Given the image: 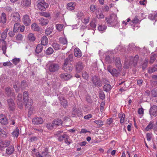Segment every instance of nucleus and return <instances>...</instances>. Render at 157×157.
<instances>
[{
	"mask_svg": "<svg viewBox=\"0 0 157 157\" xmlns=\"http://www.w3.org/2000/svg\"><path fill=\"white\" fill-rule=\"evenodd\" d=\"M0 122L3 124H6L8 123V120L5 116L0 114Z\"/></svg>",
	"mask_w": 157,
	"mask_h": 157,
	"instance_id": "5701e85b",
	"label": "nucleus"
},
{
	"mask_svg": "<svg viewBox=\"0 0 157 157\" xmlns=\"http://www.w3.org/2000/svg\"><path fill=\"white\" fill-rule=\"evenodd\" d=\"M151 94L153 97H157V89H155L152 90L151 91Z\"/></svg>",
	"mask_w": 157,
	"mask_h": 157,
	"instance_id": "603ef678",
	"label": "nucleus"
},
{
	"mask_svg": "<svg viewBox=\"0 0 157 157\" xmlns=\"http://www.w3.org/2000/svg\"><path fill=\"white\" fill-rule=\"evenodd\" d=\"M3 65L4 66H10L11 67H13V64L9 62H4L3 63Z\"/></svg>",
	"mask_w": 157,
	"mask_h": 157,
	"instance_id": "052dcab7",
	"label": "nucleus"
},
{
	"mask_svg": "<svg viewBox=\"0 0 157 157\" xmlns=\"http://www.w3.org/2000/svg\"><path fill=\"white\" fill-rule=\"evenodd\" d=\"M62 68L65 71L69 73L72 70V66H67V65L63 66Z\"/></svg>",
	"mask_w": 157,
	"mask_h": 157,
	"instance_id": "bb28decb",
	"label": "nucleus"
},
{
	"mask_svg": "<svg viewBox=\"0 0 157 157\" xmlns=\"http://www.w3.org/2000/svg\"><path fill=\"white\" fill-rule=\"evenodd\" d=\"M10 142L9 140H5L1 142L0 145L2 147H6L10 144Z\"/></svg>",
	"mask_w": 157,
	"mask_h": 157,
	"instance_id": "a878e982",
	"label": "nucleus"
},
{
	"mask_svg": "<svg viewBox=\"0 0 157 157\" xmlns=\"http://www.w3.org/2000/svg\"><path fill=\"white\" fill-rule=\"evenodd\" d=\"M107 70L108 71L114 76L117 77L120 74V71H119V70L118 71L115 68L112 69H111L110 66L107 67Z\"/></svg>",
	"mask_w": 157,
	"mask_h": 157,
	"instance_id": "9d476101",
	"label": "nucleus"
},
{
	"mask_svg": "<svg viewBox=\"0 0 157 157\" xmlns=\"http://www.w3.org/2000/svg\"><path fill=\"white\" fill-rule=\"evenodd\" d=\"M149 113L151 117H156L157 115V106L156 105H153L150 108Z\"/></svg>",
	"mask_w": 157,
	"mask_h": 157,
	"instance_id": "9b49d317",
	"label": "nucleus"
},
{
	"mask_svg": "<svg viewBox=\"0 0 157 157\" xmlns=\"http://www.w3.org/2000/svg\"><path fill=\"white\" fill-rule=\"evenodd\" d=\"M68 137L66 134L63 133L58 138V139L59 141L62 142L63 140H65V139H68Z\"/></svg>",
	"mask_w": 157,
	"mask_h": 157,
	"instance_id": "c756f323",
	"label": "nucleus"
},
{
	"mask_svg": "<svg viewBox=\"0 0 157 157\" xmlns=\"http://www.w3.org/2000/svg\"><path fill=\"white\" fill-rule=\"evenodd\" d=\"M14 151V147L13 145H11L6 148V152L7 155H11Z\"/></svg>",
	"mask_w": 157,
	"mask_h": 157,
	"instance_id": "aec40b11",
	"label": "nucleus"
},
{
	"mask_svg": "<svg viewBox=\"0 0 157 157\" xmlns=\"http://www.w3.org/2000/svg\"><path fill=\"white\" fill-rule=\"evenodd\" d=\"M59 76L62 79L65 80H68L72 77L71 74L67 73H63L60 74Z\"/></svg>",
	"mask_w": 157,
	"mask_h": 157,
	"instance_id": "2eb2a0df",
	"label": "nucleus"
},
{
	"mask_svg": "<svg viewBox=\"0 0 157 157\" xmlns=\"http://www.w3.org/2000/svg\"><path fill=\"white\" fill-rule=\"evenodd\" d=\"M63 131L61 130L57 131L55 133V135L58 138L63 134Z\"/></svg>",
	"mask_w": 157,
	"mask_h": 157,
	"instance_id": "e2e57ef3",
	"label": "nucleus"
},
{
	"mask_svg": "<svg viewBox=\"0 0 157 157\" xmlns=\"http://www.w3.org/2000/svg\"><path fill=\"white\" fill-rule=\"evenodd\" d=\"M20 24L17 22L14 24L13 30L14 31L17 32L18 30L20 27Z\"/></svg>",
	"mask_w": 157,
	"mask_h": 157,
	"instance_id": "de8ad7c7",
	"label": "nucleus"
},
{
	"mask_svg": "<svg viewBox=\"0 0 157 157\" xmlns=\"http://www.w3.org/2000/svg\"><path fill=\"white\" fill-rule=\"evenodd\" d=\"M31 29L34 31H38L40 30V29L37 24L36 23H33L31 25Z\"/></svg>",
	"mask_w": 157,
	"mask_h": 157,
	"instance_id": "473e14b6",
	"label": "nucleus"
},
{
	"mask_svg": "<svg viewBox=\"0 0 157 157\" xmlns=\"http://www.w3.org/2000/svg\"><path fill=\"white\" fill-rule=\"evenodd\" d=\"M139 58V56L137 55H136L134 59H132L130 60L129 62L127 64L126 63H124V67L126 68H128L130 66L132 65L134 67H136Z\"/></svg>",
	"mask_w": 157,
	"mask_h": 157,
	"instance_id": "f03ea898",
	"label": "nucleus"
},
{
	"mask_svg": "<svg viewBox=\"0 0 157 157\" xmlns=\"http://www.w3.org/2000/svg\"><path fill=\"white\" fill-rule=\"evenodd\" d=\"M25 102V106L27 107H28L29 106H31L32 105L33 103V100L31 99H28L26 101V102Z\"/></svg>",
	"mask_w": 157,
	"mask_h": 157,
	"instance_id": "f704fd0d",
	"label": "nucleus"
},
{
	"mask_svg": "<svg viewBox=\"0 0 157 157\" xmlns=\"http://www.w3.org/2000/svg\"><path fill=\"white\" fill-rule=\"evenodd\" d=\"M41 44L43 45H46L48 43L47 37L45 36H43L41 38Z\"/></svg>",
	"mask_w": 157,
	"mask_h": 157,
	"instance_id": "cd10ccee",
	"label": "nucleus"
},
{
	"mask_svg": "<svg viewBox=\"0 0 157 157\" xmlns=\"http://www.w3.org/2000/svg\"><path fill=\"white\" fill-rule=\"evenodd\" d=\"M99 98L103 100L105 98V95L104 92L102 90H100L99 91Z\"/></svg>",
	"mask_w": 157,
	"mask_h": 157,
	"instance_id": "c03bdc74",
	"label": "nucleus"
},
{
	"mask_svg": "<svg viewBox=\"0 0 157 157\" xmlns=\"http://www.w3.org/2000/svg\"><path fill=\"white\" fill-rule=\"evenodd\" d=\"M38 21L39 24L42 26L46 25L48 22V19L43 17L39 19Z\"/></svg>",
	"mask_w": 157,
	"mask_h": 157,
	"instance_id": "4be33fe9",
	"label": "nucleus"
},
{
	"mask_svg": "<svg viewBox=\"0 0 157 157\" xmlns=\"http://www.w3.org/2000/svg\"><path fill=\"white\" fill-rule=\"evenodd\" d=\"M94 122L96 124V125H97V127H101L103 125V122L101 120H98V121H94Z\"/></svg>",
	"mask_w": 157,
	"mask_h": 157,
	"instance_id": "4c0bfd02",
	"label": "nucleus"
},
{
	"mask_svg": "<svg viewBox=\"0 0 157 157\" xmlns=\"http://www.w3.org/2000/svg\"><path fill=\"white\" fill-rule=\"evenodd\" d=\"M16 32L14 31L13 30V31H10L8 34L9 37H13L15 35V33Z\"/></svg>",
	"mask_w": 157,
	"mask_h": 157,
	"instance_id": "bf43d9fd",
	"label": "nucleus"
},
{
	"mask_svg": "<svg viewBox=\"0 0 157 157\" xmlns=\"http://www.w3.org/2000/svg\"><path fill=\"white\" fill-rule=\"evenodd\" d=\"M112 88V86L110 85L107 83L104 85L103 89L105 91L109 92L111 90Z\"/></svg>",
	"mask_w": 157,
	"mask_h": 157,
	"instance_id": "393cba45",
	"label": "nucleus"
},
{
	"mask_svg": "<svg viewBox=\"0 0 157 157\" xmlns=\"http://www.w3.org/2000/svg\"><path fill=\"white\" fill-rule=\"evenodd\" d=\"M21 5L24 7H29L31 3V0H21Z\"/></svg>",
	"mask_w": 157,
	"mask_h": 157,
	"instance_id": "f3484780",
	"label": "nucleus"
},
{
	"mask_svg": "<svg viewBox=\"0 0 157 157\" xmlns=\"http://www.w3.org/2000/svg\"><path fill=\"white\" fill-rule=\"evenodd\" d=\"M139 21L140 20L137 17L135 16L133 19L132 21V22L133 23L136 24L138 23Z\"/></svg>",
	"mask_w": 157,
	"mask_h": 157,
	"instance_id": "680f3d73",
	"label": "nucleus"
},
{
	"mask_svg": "<svg viewBox=\"0 0 157 157\" xmlns=\"http://www.w3.org/2000/svg\"><path fill=\"white\" fill-rule=\"evenodd\" d=\"M5 93L7 96L8 97H15L13 90L10 87H8L5 88Z\"/></svg>",
	"mask_w": 157,
	"mask_h": 157,
	"instance_id": "ddd939ff",
	"label": "nucleus"
},
{
	"mask_svg": "<svg viewBox=\"0 0 157 157\" xmlns=\"http://www.w3.org/2000/svg\"><path fill=\"white\" fill-rule=\"evenodd\" d=\"M42 45V44H39L37 46L35 50L36 53L39 54L42 52L43 50Z\"/></svg>",
	"mask_w": 157,
	"mask_h": 157,
	"instance_id": "c85d7f7f",
	"label": "nucleus"
},
{
	"mask_svg": "<svg viewBox=\"0 0 157 157\" xmlns=\"http://www.w3.org/2000/svg\"><path fill=\"white\" fill-rule=\"evenodd\" d=\"M37 7L40 10L44 11L47 8L48 5L46 3L44 0H38L37 2Z\"/></svg>",
	"mask_w": 157,
	"mask_h": 157,
	"instance_id": "20e7f679",
	"label": "nucleus"
},
{
	"mask_svg": "<svg viewBox=\"0 0 157 157\" xmlns=\"http://www.w3.org/2000/svg\"><path fill=\"white\" fill-rule=\"evenodd\" d=\"M20 59L19 58H15L12 59V62L13 64L17 65L20 61Z\"/></svg>",
	"mask_w": 157,
	"mask_h": 157,
	"instance_id": "6e6d98bb",
	"label": "nucleus"
},
{
	"mask_svg": "<svg viewBox=\"0 0 157 157\" xmlns=\"http://www.w3.org/2000/svg\"><path fill=\"white\" fill-rule=\"evenodd\" d=\"M75 69L77 72H81L83 69V65L81 62H78L76 63L75 64Z\"/></svg>",
	"mask_w": 157,
	"mask_h": 157,
	"instance_id": "dca6fc26",
	"label": "nucleus"
},
{
	"mask_svg": "<svg viewBox=\"0 0 157 157\" xmlns=\"http://www.w3.org/2000/svg\"><path fill=\"white\" fill-rule=\"evenodd\" d=\"M27 86V84L25 82L23 81L21 82V89L22 90L25 89Z\"/></svg>",
	"mask_w": 157,
	"mask_h": 157,
	"instance_id": "13d9d810",
	"label": "nucleus"
},
{
	"mask_svg": "<svg viewBox=\"0 0 157 157\" xmlns=\"http://www.w3.org/2000/svg\"><path fill=\"white\" fill-rule=\"evenodd\" d=\"M59 43L63 45L67 44V41L66 38L64 37H60L59 39Z\"/></svg>",
	"mask_w": 157,
	"mask_h": 157,
	"instance_id": "7c9ffc66",
	"label": "nucleus"
},
{
	"mask_svg": "<svg viewBox=\"0 0 157 157\" xmlns=\"http://www.w3.org/2000/svg\"><path fill=\"white\" fill-rule=\"evenodd\" d=\"M105 21L107 22L108 26H114L117 24V17L114 15H112L109 17H106Z\"/></svg>",
	"mask_w": 157,
	"mask_h": 157,
	"instance_id": "f257e3e1",
	"label": "nucleus"
},
{
	"mask_svg": "<svg viewBox=\"0 0 157 157\" xmlns=\"http://www.w3.org/2000/svg\"><path fill=\"white\" fill-rule=\"evenodd\" d=\"M19 134V129L18 128H16L15 131L12 133L13 135L17 137Z\"/></svg>",
	"mask_w": 157,
	"mask_h": 157,
	"instance_id": "a18cd8bd",
	"label": "nucleus"
},
{
	"mask_svg": "<svg viewBox=\"0 0 157 157\" xmlns=\"http://www.w3.org/2000/svg\"><path fill=\"white\" fill-rule=\"evenodd\" d=\"M63 27V25L62 24H57L56 25V29L59 31H61Z\"/></svg>",
	"mask_w": 157,
	"mask_h": 157,
	"instance_id": "5fc2aeb1",
	"label": "nucleus"
},
{
	"mask_svg": "<svg viewBox=\"0 0 157 157\" xmlns=\"http://www.w3.org/2000/svg\"><path fill=\"white\" fill-rule=\"evenodd\" d=\"M54 126L55 125L59 126L62 125V121L61 119H56L53 122Z\"/></svg>",
	"mask_w": 157,
	"mask_h": 157,
	"instance_id": "2f4dec72",
	"label": "nucleus"
},
{
	"mask_svg": "<svg viewBox=\"0 0 157 157\" xmlns=\"http://www.w3.org/2000/svg\"><path fill=\"white\" fill-rule=\"evenodd\" d=\"M153 127V122L151 121L150 122L149 124L147 125L145 129L146 131H148L152 129Z\"/></svg>",
	"mask_w": 157,
	"mask_h": 157,
	"instance_id": "72a5a7b5",
	"label": "nucleus"
},
{
	"mask_svg": "<svg viewBox=\"0 0 157 157\" xmlns=\"http://www.w3.org/2000/svg\"><path fill=\"white\" fill-rule=\"evenodd\" d=\"M82 76L85 79H87L89 78V75L85 71H83L82 73Z\"/></svg>",
	"mask_w": 157,
	"mask_h": 157,
	"instance_id": "8fccbe9b",
	"label": "nucleus"
},
{
	"mask_svg": "<svg viewBox=\"0 0 157 157\" xmlns=\"http://www.w3.org/2000/svg\"><path fill=\"white\" fill-rule=\"evenodd\" d=\"M115 65L119 71H121L122 65L121 63L120 59L118 57L116 58L115 60Z\"/></svg>",
	"mask_w": 157,
	"mask_h": 157,
	"instance_id": "6ab92c4d",
	"label": "nucleus"
},
{
	"mask_svg": "<svg viewBox=\"0 0 157 157\" xmlns=\"http://www.w3.org/2000/svg\"><path fill=\"white\" fill-rule=\"evenodd\" d=\"M52 46L55 50H57L59 49V45L57 43H53Z\"/></svg>",
	"mask_w": 157,
	"mask_h": 157,
	"instance_id": "49530a36",
	"label": "nucleus"
},
{
	"mask_svg": "<svg viewBox=\"0 0 157 157\" xmlns=\"http://www.w3.org/2000/svg\"><path fill=\"white\" fill-rule=\"evenodd\" d=\"M72 114L74 116H77L78 117H79L81 115L82 113L81 111L78 109L74 107L73 109Z\"/></svg>",
	"mask_w": 157,
	"mask_h": 157,
	"instance_id": "412c9836",
	"label": "nucleus"
},
{
	"mask_svg": "<svg viewBox=\"0 0 157 157\" xmlns=\"http://www.w3.org/2000/svg\"><path fill=\"white\" fill-rule=\"evenodd\" d=\"M33 123L35 124H41L43 122V119L40 117H35L32 119Z\"/></svg>",
	"mask_w": 157,
	"mask_h": 157,
	"instance_id": "f8f14e48",
	"label": "nucleus"
},
{
	"mask_svg": "<svg viewBox=\"0 0 157 157\" xmlns=\"http://www.w3.org/2000/svg\"><path fill=\"white\" fill-rule=\"evenodd\" d=\"M90 26L93 28H95L96 27V25L95 22L93 21H91L90 23Z\"/></svg>",
	"mask_w": 157,
	"mask_h": 157,
	"instance_id": "338daca9",
	"label": "nucleus"
},
{
	"mask_svg": "<svg viewBox=\"0 0 157 157\" xmlns=\"http://www.w3.org/2000/svg\"><path fill=\"white\" fill-rule=\"evenodd\" d=\"M10 19L12 20V22H18L20 21V16L17 12L12 13L10 16Z\"/></svg>",
	"mask_w": 157,
	"mask_h": 157,
	"instance_id": "423d86ee",
	"label": "nucleus"
},
{
	"mask_svg": "<svg viewBox=\"0 0 157 157\" xmlns=\"http://www.w3.org/2000/svg\"><path fill=\"white\" fill-rule=\"evenodd\" d=\"M53 52V49L52 48L49 47L46 50L45 53L47 55H51Z\"/></svg>",
	"mask_w": 157,
	"mask_h": 157,
	"instance_id": "ea45409f",
	"label": "nucleus"
},
{
	"mask_svg": "<svg viewBox=\"0 0 157 157\" xmlns=\"http://www.w3.org/2000/svg\"><path fill=\"white\" fill-rule=\"evenodd\" d=\"M1 21L3 24L5 23L6 21V14L4 13H2L1 17Z\"/></svg>",
	"mask_w": 157,
	"mask_h": 157,
	"instance_id": "c9c22d12",
	"label": "nucleus"
},
{
	"mask_svg": "<svg viewBox=\"0 0 157 157\" xmlns=\"http://www.w3.org/2000/svg\"><path fill=\"white\" fill-rule=\"evenodd\" d=\"M7 105L10 110L14 111L15 109L16 106L13 100L10 98L7 100Z\"/></svg>",
	"mask_w": 157,
	"mask_h": 157,
	"instance_id": "6e6552de",
	"label": "nucleus"
},
{
	"mask_svg": "<svg viewBox=\"0 0 157 157\" xmlns=\"http://www.w3.org/2000/svg\"><path fill=\"white\" fill-rule=\"evenodd\" d=\"M17 104L20 109H22L23 107V103L22 101V95L18 94L17 97Z\"/></svg>",
	"mask_w": 157,
	"mask_h": 157,
	"instance_id": "4468645a",
	"label": "nucleus"
},
{
	"mask_svg": "<svg viewBox=\"0 0 157 157\" xmlns=\"http://www.w3.org/2000/svg\"><path fill=\"white\" fill-rule=\"evenodd\" d=\"M17 40H21L23 38L22 35L21 34H18L16 37Z\"/></svg>",
	"mask_w": 157,
	"mask_h": 157,
	"instance_id": "774afa93",
	"label": "nucleus"
},
{
	"mask_svg": "<svg viewBox=\"0 0 157 157\" xmlns=\"http://www.w3.org/2000/svg\"><path fill=\"white\" fill-rule=\"evenodd\" d=\"M29 39L31 41H33L35 40V37L33 34L32 33H29L28 35Z\"/></svg>",
	"mask_w": 157,
	"mask_h": 157,
	"instance_id": "79ce46f5",
	"label": "nucleus"
},
{
	"mask_svg": "<svg viewBox=\"0 0 157 157\" xmlns=\"http://www.w3.org/2000/svg\"><path fill=\"white\" fill-rule=\"evenodd\" d=\"M8 29H6L1 34V36L2 39H0V40H2L3 42H4L5 43V42H6L5 41V40L7 36V33L8 32Z\"/></svg>",
	"mask_w": 157,
	"mask_h": 157,
	"instance_id": "a211bd4d",
	"label": "nucleus"
},
{
	"mask_svg": "<svg viewBox=\"0 0 157 157\" xmlns=\"http://www.w3.org/2000/svg\"><path fill=\"white\" fill-rule=\"evenodd\" d=\"M156 58V56L155 54H154L153 55L151 56L150 57L149 62L151 63H152L155 60Z\"/></svg>",
	"mask_w": 157,
	"mask_h": 157,
	"instance_id": "3c124183",
	"label": "nucleus"
},
{
	"mask_svg": "<svg viewBox=\"0 0 157 157\" xmlns=\"http://www.w3.org/2000/svg\"><path fill=\"white\" fill-rule=\"evenodd\" d=\"M90 9L92 12H94L96 10V7L94 5H91L90 6Z\"/></svg>",
	"mask_w": 157,
	"mask_h": 157,
	"instance_id": "69168bd1",
	"label": "nucleus"
},
{
	"mask_svg": "<svg viewBox=\"0 0 157 157\" xmlns=\"http://www.w3.org/2000/svg\"><path fill=\"white\" fill-rule=\"evenodd\" d=\"M23 100L24 102H26L27 100L28 99V93L27 91H25L23 93Z\"/></svg>",
	"mask_w": 157,
	"mask_h": 157,
	"instance_id": "58836bf2",
	"label": "nucleus"
},
{
	"mask_svg": "<svg viewBox=\"0 0 157 157\" xmlns=\"http://www.w3.org/2000/svg\"><path fill=\"white\" fill-rule=\"evenodd\" d=\"M107 26L104 25H100L98 27V29L100 31H103L106 30Z\"/></svg>",
	"mask_w": 157,
	"mask_h": 157,
	"instance_id": "37998d69",
	"label": "nucleus"
},
{
	"mask_svg": "<svg viewBox=\"0 0 157 157\" xmlns=\"http://www.w3.org/2000/svg\"><path fill=\"white\" fill-rule=\"evenodd\" d=\"M92 81L95 87H101L102 86L100 79L98 76L95 75L93 76L92 78Z\"/></svg>",
	"mask_w": 157,
	"mask_h": 157,
	"instance_id": "0eeeda50",
	"label": "nucleus"
},
{
	"mask_svg": "<svg viewBox=\"0 0 157 157\" xmlns=\"http://www.w3.org/2000/svg\"><path fill=\"white\" fill-rule=\"evenodd\" d=\"M52 32V28H48L45 31V33L47 35H50Z\"/></svg>",
	"mask_w": 157,
	"mask_h": 157,
	"instance_id": "864d4df0",
	"label": "nucleus"
},
{
	"mask_svg": "<svg viewBox=\"0 0 157 157\" xmlns=\"http://www.w3.org/2000/svg\"><path fill=\"white\" fill-rule=\"evenodd\" d=\"M60 68L59 64L55 63H51L48 65V69L51 72H55L59 71Z\"/></svg>",
	"mask_w": 157,
	"mask_h": 157,
	"instance_id": "7ed1b4c3",
	"label": "nucleus"
},
{
	"mask_svg": "<svg viewBox=\"0 0 157 157\" xmlns=\"http://www.w3.org/2000/svg\"><path fill=\"white\" fill-rule=\"evenodd\" d=\"M54 126V125L53 122L51 123H48L47 124L46 127L47 128L49 129H52L53 127Z\"/></svg>",
	"mask_w": 157,
	"mask_h": 157,
	"instance_id": "4d7b16f0",
	"label": "nucleus"
},
{
	"mask_svg": "<svg viewBox=\"0 0 157 157\" xmlns=\"http://www.w3.org/2000/svg\"><path fill=\"white\" fill-rule=\"evenodd\" d=\"M75 5L73 2L68 3L67 4V9L70 10H72L74 9Z\"/></svg>",
	"mask_w": 157,
	"mask_h": 157,
	"instance_id": "e433bc0d",
	"label": "nucleus"
},
{
	"mask_svg": "<svg viewBox=\"0 0 157 157\" xmlns=\"http://www.w3.org/2000/svg\"><path fill=\"white\" fill-rule=\"evenodd\" d=\"M75 56L76 57H80L82 56L81 50L78 48H75L74 51Z\"/></svg>",
	"mask_w": 157,
	"mask_h": 157,
	"instance_id": "b1692460",
	"label": "nucleus"
},
{
	"mask_svg": "<svg viewBox=\"0 0 157 157\" xmlns=\"http://www.w3.org/2000/svg\"><path fill=\"white\" fill-rule=\"evenodd\" d=\"M84 15L83 13L82 12H79L77 14V17L80 19Z\"/></svg>",
	"mask_w": 157,
	"mask_h": 157,
	"instance_id": "0e129e2a",
	"label": "nucleus"
},
{
	"mask_svg": "<svg viewBox=\"0 0 157 157\" xmlns=\"http://www.w3.org/2000/svg\"><path fill=\"white\" fill-rule=\"evenodd\" d=\"M2 50L3 51V53L5 54L6 53V50L7 49L6 43L3 42L2 46Z\"/></svg>",
	"mask_w": 157,
	"mask_h": 157,
	"instance_id": "a19ab883",
	"label": "nucleus"
},
{
	"mask_svg": "<svg viewBox=\"0 0 157 157\" xmlns=\"http://www.w3.org/2000/svg\"><path fill=\"white\" fill-rule=\"evenodd\" d=\"M31 19L28 15L25 14L23 16L22 22L25 26L29 25L31 24Z\"/></svg>",
	"mask_w": 157,
	"mask_h": 157,
	"instance_id": "1a4fd4ad",
	"label": "nucleus"
},
{
	"mask_svg": "<svg viewBox=\"0 0 157 157\" xmlns=\"http://www.w3.org/2000/svg\"><path fill=\"white\" fill-rule=\"evenodd\" d=\"M58 99L61 105L64 108H66L67 106V101L64 97L63 94L59 93L57 95Z\"/></svg>",
	"mask_w": 157,
	"mask_h": 157,
	"instance_id": "39448f33",
	"label": "nucleus"
},
{
	"mask_svg": "<svg viewBox=\"0 0 157 157\" xmlns=\"http://www.w3.org/2000/svg\"><path fill=\"white\" fill-rule=\"evenodd\" d=\"M119 117L121 118L120 123L122 124L124 122L125 118V114H120L119 115Z\"/></svg>",
	"mask_w": 157,
	"mask_h": 157,
	"instance_id": "09e8293b",
	"label": "nucleus"
}]
</instances>
